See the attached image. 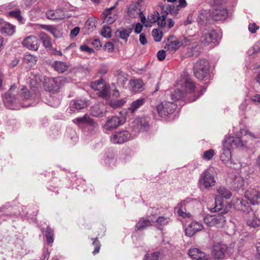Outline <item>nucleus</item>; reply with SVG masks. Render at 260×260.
Listing matches in <instances>:
<instances>
[{"mask_svg":"<svg viewBox=\"0 0 260 260\" xmlns=\"http://www.w3.org/2000/svg\"><path fill=\"white\" fill-rule=\"evenodd\" d=\"M197 87L187 77L181 79L177 83V88L171 94L173 103L182 99L188 93H191Z\"/></svg>","mask_w":260,"mask_h":260,"instance_id":"f257e3e1","label":"nucleus"},{"mask_svg":"<svg viewBox=\"0 0 260 260\" xmlns=\"http://www.w3.org/2000/svg\"><path fill=\"white\" fill-rule=\"evenodd\" d=\"M240 140L235 139L233 136L226 138L223 142V148L220 155L221 160L228 167H232L231 149L236 147L243 146Z\"/></svg>","mask_w":260,"mask_h":260,"instance_id":"f03ea898","label":"nucleus"},{"mask_svg":"<svg viewBox=\"0 0 260 260\" xmlns=\"http://www.w3.org/2000/svg\"><path fill=\"white\" fill-rule=\"evenodd\" d=\"M199 203L197 199L190 198L181 201L176 207L178 215L184 218H190L191 216L190 213L187 212L186 211L190 209L193 205H197Z\"/></svg>","mask_w":260,"mask_h":260,"instance_id":"7ed1b4c3","label":"nucleus"},{"mask_svg":"<svg viewBox=\"0 0 260 260\" xmlns=\"http://www.w3.org/2000/svg\"><path fill=\"white\" fill-rule=\"evenodd\" d=\"M66 81V79L63 77L45 79L44 83V89L52 93L58 92L60 88L64 84Z\"/></svg>","mask_w":260,"mask_h":260,"instance_id":"20e7f679","label":"nucleus"},{"mask_svg":"<svg viewBox=\"0 0 260 260\" xmlns=\"http://www.w3.org/2000/svg\"><path fill=\"white\" fill-rule=\"evenodd\" d=\"M227 211H224L213 215H207L204 218V222L209 226L222 228L224 226L226 219L223 214Z\"/></svg>","mask_w":260,"mask_h":260,"instance_id":"39448f33","label":"nucleus"},{"mask_svg":"<svg viewBox=\"0 0 260 260\" xmlns=\"http://www.w3.org/2000/svg\"><path fill=\"white\" fill-rule=\"evenodd\" d=\"M194 75L199 80H203L206 77L209 71V64L207 60H198L193 67Z\"/></svg>","mask_w":260,"mask_h":260,"instance_id":"423d86ee","label":"nucleus"},{"mask_svg":"<svg viewBox=\"0 0 260 260\" xmlns=\"http://www.w3.org/2000/svg\"><path fill=\"white\" fill-rule=\"evenodd\" d=\"M199 183L202 189H209L213 186L215 180L212 172L208 169L204 170L200 175Z\"/></svg>","mask_w":260,"mask_h":260,"instance_id":"0eeeda50","label":"nucleus"},{"mask_svg":"<svg viewBox=\"0 0 260 260\" xmlns=\"http://www.w3.org/2000/svg\"><path fill=\"white\" fill-rule=\"evenodd\" d=\"M241 136L240 137H234L235 139L240 140V142L242 144H245L243 146L236 147V148H250L253 144V142L254 139L258 138V137L254 135L252 133L249 132L248 129H242L241 130Z\"/></svg>","mask_w":260,"mask_h":260,"instance_id":"6e6552de","label":"nucleus"},{"mask_svg":"<svg viewBox=\"0 0 260 260\" xmlns=\"http://www.w3.org/2000/svg\"><path fill=\"white\" fill-rule=\"evenodd\" d=\"M176 108V105L173 102H164L156 107L158 115L165 117L168 115L172 113Z\"/></svg>","mask_w":260,"mask_h":260,"instance_id":"1a4fd4ad","label":"nucleus"},{"mask_svg":"<svg viewBox=\"0 0 260 260\" xmlns=\"http://www.w3.org/2000/svg\"><path fill=\"white\" fill-rule=\"evenodd\" d=\"M162 10V14L161 16L157 12H154L153 13L148 15L147 20L149 23H153L157 22V24L159 27H164L166 24V17L169 13H167L166 10Z\"/></svg>","mask_w":260,"mask_h":260,"instance_id":"9d476101","label":"nucleus"},{"mask_svg":"<svg viewBox=\"0 0 260 260\" xmlns=\"http://www.w3.org/2000/svg\"><path fill=\"white\" fill-rule=\"evenodd\" d=\"M116 7L115 5L109 8L106 9L102 13V18L103 23L106 24H111L114 23L118 18L117 12L114 10Z\"/></svg>","mask_w":260,"mask_h":260,"instance_id":"9b49d317","label":"nucleus"},{"mask_svg":"<svg viewBox=\"0 0 260 260\" xmlns=\"http://www.w3.org/2000/svg\"><path fill=\"white\" fill-rule=\"evenodd\" d=\"M133 138L127 131H121L115 132L111 136V141L114 144H122Z\"/></svg>","mask_w":260,"mask_h":260,"instance_id":"f8f14e48","label":"nucleus"},{"mask_svg":"<svg viewBox=\"0 0 260 260\" xmlns=\"http://www.w3.org/2000/svg\"><path fill=\"white\" fill-rule=\"evenodd\" d=\"M186 45L185 40H178L174 36H171L168 38V44H166L165 48L171 53H174L181 46Z\"/></svg>","mask_w":260,"mask_h":260,"instance_id":"ddd939ff","label":"nucleus"},{"mask_svg":"<svg viewBox=\"0 0 260 260\" xmlns=\"http://www.w3.org/2000/svg\"><path fill=\"white\" fill-rule=\"evenodd\" d=\"M217 34L213 30H205L202 33L200 37L201 43L205 46H207L216 40Z\"/></svg>","mask_w":260,"mask_h":260,"instance_id":"4468645a","label":"nucleus"},{"mask_svg":"<svg viewBox=\"0 0 260 260\" xmlns=\"http://www.w3.org/2000/svg\"><path fill=\"white\" fill-rule=\"evenodd\" d=\"M123 122L124 120L122 118L118 116H113L108 118L103 127L106 131H112L121 125Z\"/></svg>","mask_w":260,"mask_h":260,"instance_id":"2eb2a0df","label":"nucleus"},{"mask_svg":"<svg viewBox=\"0 0 260 260\" xmlns=\"http://www.w3.org/2000/svg\"><path fill=\"white\" fill-rule=\"evenodd\" d=\"M228 15V10L223 6H219L214 9L211 17L215 21L225 20Z\"/></svg>","mask_w":260,"mask_h":260,"instance_id":"dca6fc26","label":"nucleus"},{"mask_svg":"<svg viewBox=\"0 0 260 260\" xmlns=\"http://www.w3.org/2000/svg\"><path fill=\"white\" fill-rule=\"evenodd\" d=\"M23 46L30 50H37L39 47V41L34 36L26 37L22 41Z\"/></svg>","mask_w":260,"mask_h":260,"instance_id":"f3484780","label":"nucleus"},{"mask_svg":"<svg viewBox=\"0 0 260 260\" xmlns=\"http://www.w3.org/2000/svg\"><path fill=\"white\" fill-rule=\"evenodd\" d=\"M227 249L226 245L221 243L215 244L212 248V255L216 259H222L224 257Z\"/></svg>","mask_w":260,"mask_h":260,"instance_id":"a211bd4d","label":"nucleus"},{"mask_svg":"<svg viewBox=\"0 0 260 260\" xmlns=\"http://www.w3.org/2000/svg\"><path fill=\"white\" fill-rule=\"evenodd\" d=\"M245 197L253 205L260 203V190L256 189H250L245 193Z\"/></svg>","mask_w":260,"mask_h":260,"instance_id":"6ab92c4d","label":"nucleus"},{"mask_svg":"<svg viewBox=\"0 0 260 260\" xmlns=\"http://www.w3.org/2000/svg\"><path fill=\"white\" fill-rule=\"evenodd\" d=\"M74 123L80 125L81 124H86L88 125L91 126V131L97 128L98 127V124L94 120L91 119L89 116L85 115L82 117H78L73 120Z\"/></svg>","mask_w":260,"mask_h":260,"instance_id":"aec40b11","label":"nucleus"},{"mask_svg":"<svg viewBox=\"0 0 260 260\" xmlns=\"http://www.w3.org/2000/svg\"><path fill=\"white\" fill-rule=\"evenodd\" d=\"M188 254L193 260H208L209 256L198 248H191L188 250Z\"/></svg>","mask_w":260,"mask_h":260,"instance_id":"412c9836","label":"nucleus"},{"mask_svg":"<svg viewBox=\"0 0 260 260\" xmlns=\"http://www.w3.org/2000/svg\"><path fill=\"white\" fill-rule=\"evenodd\" d=\"M187 4L185 0H179V4L175 6L174 5L166 4L162 7V10H166L167 13L171 15H176L178 13L180 8L185 7Z\"/></svg>","mask_w":260,"mask_h":260,"instance_id":"4be33fe9","label":"nucleus"},{"mask_svg":"<svg viewBox=\"0 0 260 260\" xmlns=\"http://www.w3.org/2000/svg\"><path fill=\"white\" fill-rule=\"evenodd\" d=\"M16 88V86L14 85L4 95V102L6 106L9 109H13V104L16 102V98L15 97L13 90Z\"/></svg>","mask_w":260,"mask_h":260,"instance_id":"5701e85b","label":"nucleus"},{"mask_svg":"<svg viewBox=\"0 0 260 260\" xmlns=\"http://www.w3.org/2000/svg\"><path fill=\"white\" fill-rule=\"evenodd\" d=\"M233 206L236 210L243 212H249L251 210L249 203L244 199H236L233 200Z\"/></svg>","mask_w":260,"mask_h":260,"instance_id":"b1692460","label":"nucleus"},{"mask_svg":"<svg viewBox=\"0 0 260 260\" xmlns=\"http://www.w3.org/2000/svg\"><path fill=\"white\" fill-rule=\"evenodd\" d=\"M203 229V225L202 223L192 221L185 230V235L188 237H191L197 232L201 231Z\"/></svg>","mask_w":260,"mask_h":260,"instance_id":"393cba45","label":"nucleus"},{"mask_svg":"<svg viewBox=\"0 0 260 260\" xmlns=\"http://www.w3.org/2000/svg\"><path fill=\"white\" fill-rule=\"evenodd\" d=\"M127 14L132 18H136L142 14L140 9V2H137L130 5L127 8Z\"/></svg>","mask_w":260,"mask_h":260,"instance_id":"a878e982","label":"nucleus"},{"mask_svg":"<svg viewBox=\"0 0 260 260\" xmlns=\"http://www.w3.org/2000/svg\"><path fill=\"white\" fill-rule=\"evenodd\" d=\"M46 16L47 18L51 20H60L67 17L61 9L49 10L46 13Z\"/></svg>","mask_w":260,"mask_h":260,"instance_id":"bb28decb","label":"nucleus"},{"mask_svg":"<svg viewBox=\"0 0 260 260\" xmlns=\"http://www.w3.org/2000/svg\"><path fill=\"white\" fill-rule=\"evenodd\" d=\"M90 113L94 117H102L105 115V110L103 106L97 104L91 107Z\"/></svg>","mask_w":260,"mask_h":260,"instance_id":"cd10ccee","label":"nucleus"},{"mask_svg":"<svg viewBox=\"0 0 260 260\" xmlns=\"http://www.w3.org/2000/svg\"><path fill=\"white\" fill-rule=\"evenodd\" d=\"M171 221V219L169 217L160 216L154 221L155 226L159 230H162L163 228L167 225Z\"/></svg>","mask_w":260,"mask_h":260,"instance_id":"c85d7f7f","label":"nucleus"},{"mask_svg":"<svg viewBox=\"0 0 260 260\" xmlns=\"http://www.w3.org/2000/svg\"><path fill=\"white\" fill-rule=\"evenodd\" d=\"M69 67V65L66 62L61 61H55L52 63V67L56 71L60 73L67 71Z\"/></svg>","mask_w":260,"mask_h":260,"instance_id":"c756f323","label":"nucleus"},{"mask_svg":"<svg viewBox=\"0 0 260 260\" xmlns=\"http://www.w3.org/2000/svg\"><path fill=\"white\" fill-rule=\"evenodd\" d=\"M131 89L134 92H140L143 90V83L140 79H134L129 82Z\"/></svg>","mask_w":260,"mask_h":260,"instance_id":"7c9ffc66","label":"nucleus"},{"mask_svg":"<svg viewBox=\"0 0 260 260\" xmlns=\"http://www.w3.org/2000/svg\"><path fill=\"white\" fill-rule=\"evenodd\" d=\"M145 100L144 98L139 99L133 101L128 108V111L134 113L138 109L142 106L145 103Z\"/></svg>","mask_w":260,"mask_h":260,"instance_id":"2f4dec72","label":"nucleus"},{"mask_svg":"<svg viewBox=\"0 0 260 260\" xmlns=\"http://www.w3.org/2000/svg\"><path fill=\"white\" fill-rule=\"evenodd\" d=\"M132 30L130 28L125 29L121 27L116 30L115 35L117 37L127 41V38L129 37Z\"/></svg>","mask_w":260,"mask_h":260,"instance_id":"473e14b6","label":"nucleus"},{"mask_svg":"<svg viewBox=\"0 0 260 260\" xmlns=\"http://www.w3.org/2000/svg\"><path fill=\"white\" fill-rule=\"evenodd\" d=\"M246 224L250 228H255L260 226V220L255 214H253L247 219Z\"/></svg>","mask_w":260,"mask_h":260,"instance_id":"72a5a7b5","label":"nucleus"},{"mask_svg":"<svg viewBox=\"0 0 260 260\" xmlns=\"http://www.w3.org/2000/svg\"><path fill=\"white\" fill-rule=\"evenodd\" d=\"M151 225V221L147 219L141 218L136 225L137 230H143Z\"/></svg>","mask_w":260,"mask_h":260,"instance_id":"f704fd0d","label":"nucleus"},{"mask_svg":"<svg viewBox=\"0 0 260 260\" xmlns=\"http://www.w3.org/2000/svg\"><path fill=\"white\" fill-rule=\"evenodd\" d=\"M39 37L45 48H50L52 47L51 39L46 33L44 32H40Z\"/></svg>","mask_w":260,"mask_h":260,"instance_id":"c9c22d12","label":"nucleus"},{"mask_svg":"<svg viewBox=\"0 0 260 260\" xmlns=\"http://www.w3.org/2000/svg\"><path fill=\"white\" fill-rule=\"evenodd\" d=\"M1 30L2 34L11 36L15 32V26L10 23H6L1 28Z\"/></svg>","mask_w":260,"mask_h":260,"instance_id":"e433bc0d","label":"nucleus"},{"mask_svg":"<svg viewBox=\"0 0 260 260\" xmlns=\"http://www.w3.org/2000/svg\"><path fill=\"white\" fill-rule=\"evenodd\" d=\"M126 101L124 99H120L117 101L108 100L106 104L114 109L119 108L123 106Z\"/></svg>","mask_w":260,"mask_h":260,"instance_id":"4c0bfd02","label":"nucleus"},{"mask_svg":"<svg viewBox=\"0 0 260 260\" xmlns=\"http://www.w3.org/2000/svg\"><path fill=\"white\" fill-rule=\"evenodd\" d=\"M217 191L220 196L226 199H230L232 196L231 191L223 186L219 187L217 189Z\"/></svg>","mask_w":260,"mask_h":260,"instance_id":"58836bf2","label":"nucleus"},{"mask_svg":"<svg viewBox=\"0 0 260 260\" xmlns=\"http://www.w3.org/2000/svg\"><path fill=\"white\" fill-rule=\"evenodd\" d=\"M72 106L77 110H80L87 107V102L85 100H77L73 102Z\"/></svg>","mask_w":260,"mask_h":260,"instance_id":"ea45409f","label":"nucleus"},{"mask_svg":"<svg viewBox=\"0 0 260 260\" xmlns=\"http://www.w3.org/2000/svg\"><path fill=\"white\" fill-rule=\"evenodd\" d=\"M106 86L104 83V80L100 79L97 81L92 82L91 84V87L95 90H101L104 87Z\"/></svg>","mask_w":260,"mask_h":260,"instance_id":"a19ab883","label":"nucleus"},{"mask_svg":"<svg viewBox=\"0 0 260 260\" xmlns=\"http://www.w3.org/2000/svg\"><path fill=\"white\" fill-rule=\"evenodd\" d=\"M244 184V180L242 177H236L234 180V187L237 189H242Z\"/></svg>","mask_w":260,"mask_h":260,"instance_id":"79ce46f5","label":"nucleus"},{"mask_svg":"<svg viewBox=\"0 0 260 260\" xmlns=\"http://www.w3.org/2000/svg\"><path fill=\"white\" fill-rule=\"evenodd\" d=\"M9 15L12 18H16L20 22H22L23 21V18L21 15V11L19 9L10 11L9 13Z\"/></svg>","mask_w":260,"mask_h":260,"instance_id":"37998d69","label":"nucleus"},{"mask_svg":"<svg viewBox=\"0 0 260 260\" xmlns=\"http://www.w3.org/2000/svg\"><path fill=\"white\" fill-rule=\"evenodd\" d=\"M99 95L104 99H107L110 95L109 88L107 86H105L103 88L99 90Z\"/></svg>","mask_w":260,"mask_h":260,"instance_id":"c03bdc74","label":"nucleus"},{"mask_svg":"<svg viewBox=\"0 0 260 260\" xmlns=\"http://www.w3.org/2000/svg\"><path fill=\"white\" fill-rule=\"evenodd\" d=\"M215 151L213 149H209L203 152L202 157L206 160H211L215 155Z\"/></svg>","mask_w":260,"mask_h":260,"instance_id":"a18cd8bd","label":"nucleus"},{"mask_svg":"<svg viewBox=\"0 0 260 260\" xmlns=\"http://www.w3.org/2000/svg\"><path fill=\"white\" fill-rule=\"evenodd\" d=\"M152 35L156 42H160L162 38L163 33L159 29H154L152 31Z\"/></svg>","mask_w":260,"mask_h":260,"instance_id":"49530a36","label":"nucleus"},{"mask_svg":"<svg viewBox=\"0 0 260 260\" xmlns=\"http://www.w3.org/2000/svg\"><path fill=\"white\" fill-rule=\"evenodd\" d=\"M45 236L47 240V242L48 244H50L53 242V231L49 228H47L46 230Z\"/></svg>","mask_w":260,"mask_h":260,"instance_id":"de8ad7c7","label":"nucleus"},{"mask_svg":"<svg viewBox=\"0 0 260 260\" xmlns=\"http://www.w3.org/2000/svg\"><path fill=\"white\" fill-rule=\"evenodd\" d=\"M215 207L212 208L211 211L212 212H219L221 209L222 204L220 203V199L218 196H216L215 198Z\"/></svg>","mask_w":260,"mask_h":260,"instance_id":"09e8293b","label":"nucleus"},{"mask_svg":"<svg viewBox=\"0 0 260 260\" xmlns=\"http://www.w3.org/2000/svg\"><path fill=\"white\" fill-rule=\"evenodd\" d=\"M101 35L105 38L111 36V28L109 26H104L101 30Z\"/></svg>","mask_w":260,"mask_h":260,"instance_id":"8fccbe9b","label":"nucleus"},{"mask_svg":"<svg viewBox=\"0 0 260 260\" xmlns=\"http://www.w3.org/2000/svg\"><path fill=\"white\" fill-rule=\"evenodd\" d=\"M85 27L88 32H91L95 29V24L93 21L88 19L85 23Z\"/></svg>","mask_w":260,"mask_h":260,"instance_id":"3c124183","label":"nucleus"},{"mask_svg":"<svg viewBox=\"0 0 260 260\" xmlns=\"http://www.w3.org/2000/svg\"><path fill=\"white\" fill-rule=\"evenodd\" d=\"M20 94L25 99H29L31 96V93L27 88L23 87L20 91Z\"/></svg>","mask_w":260,"mask_h":260,"instance_id":"603ef678","label":"nucleus"},{"mask_svg":"<svg viewBox=\"0 0 260 260\" xmlns=\"http://www.w3.org/2000/svg\"><path fill=\"white\" fill-rule=\"evenodd\" d=\"M24 60L27 63H30L32 64L36 63L37 62L36 57L31 54H27L24 56Z\"/></svg>","mask_w":260,"mask_h":260,"instance_id":"864d4df0","label":"nucleus"},{"mask_svg":"<svg viewBox=\"0 0 260 260\" xmlns=\"http://www.w3.org/2000/svg\"><path fill=\"white\" fill-rule=\"evenodd\" d=\"M159 252L148 254L145 256L144 260H159Z\"/></svg>","mask_w":260,"mask_h":260,"instance_id":"5fc2aeb1","label":"nucleus"},{"mask_svg":"<svg viewBox=\"0 0 260 260\" xmlns=\"http://www.w3.org/2000/svg\"><path fill=\"white\" fill-rule=\"evenodd\" d=\"M50 33L56 38H58L61 36L60 30L55 26L53 27Z\"/></svg>","mask_w":260,"mask_h":260,"instance_id":"6e6d98bb","label":"nucleus"},{"mask_svg":"<svg viewBox=\"0 0 260 260\" xmlns=\"http://www.w3.org/2000/svg\"><path fill=\"white\" fill-rule=\"evenodd\" d=\"M93 245L94 246V249L92 252L94 255L99 252L100 249V244L99 241L95 240L93 242Z\"/></svg>","mask_w":260,"mask_h":260,"instance_id":"4d7b16f0","label":"nucleus"},{"mask_svg":"<svg viewBox=\"0 0 260 260\" xmlns=\"http://www.w3.org/2000/svg\"><path fill=\"white\" fill-rule=\"evenodd\" d=\"M80 49L81 51L86 52L89 54H91L94 52L92 48L89 47L88 46L86 45L81 46Z\"/></svg>","mask_w":260,"mask_h":260,"instance_id":"13d9d810","label":"nucleus"},{"mask_svg":"<svg viewBox=\"0 0 260 260\" xmlns=\"http://www.w3.org/2000/svg\"><path fill=\"white\" fill-rule=\"evenodd\" d=\"M259 29V26L256 25L255 23H251L249 25L248 29L252 34L255 33L256 30Z\"/></svg>","mask_w":260,"mask_h":260,"instance_id":"bf43d9fd","label":"nucleus"},{"mask_svg":"<svg viewBox=\"0 0 260 260\" xmlns=\"http://www.w3.org/2000/svg\"><path fill=\"white\" fill-rule=\"evenodd\" d=\"M166 51L163 50L159 51L157 54V58L160 61L164 60L166 57Z\"/></svg>","mask_w":260,"mask_h":260,"instance_id":"052dcab7","label":"nucleus"},{"mask_svg":"<svg viewBox=\"0 0 260 260\" xmlns=\"http://www.w3.org/2000/svg\"><path fill=\"white\" fill-rule=\"evenodd\" d=\"M80 28L79 27H76L71 31L70 37L74 38L76 37L80 31Z\"/></svg>","mask_w":260,"mask_h":260,"instance_id":"680f3d73","label":"nucleus"},{"mask_svg":"<svg viewBox=\"0 0 260 260\" xmlns=\"http://www.w3.org/2000/svg\"><path fill=\"white\" fill-rule=\"evenodd\" d=\"M140 16V19L141 22L146 26V27H150L151 25L149 23L148 21L146 20V17L144 15H143V13Z\"/></svg>","mask_w":260,"mask_h":260,"instance_id":"e2e57ef3","label":"nucleus"},{"mask_svg":"<svg viewBox=\"0 0 260 260\" xmlns=\"http://www.w3.org/2000/svg\"><path fill=\"white\" fill-rule=\"evenodd\" d=\"M143 28V25L140 23H138L136 24L135 27L134 28V31L136 34H140Z\"/></svg>","mask_w":260,"mask_h":260,"instance_id":"0e129e2a","label":"nucleus"},{"mask_svg":"<svg viewBox=\"0 0 260 260\" xmlns=\"http://www.w3.org/2000/svg\"><path fill=\"white\" fill-rule=\"evenodd\" d=\"M91 44L95 48L98 49H99L102 47L101 43L98 39H94L91 42Z\"/></svg>","mask_w":260,"mask_h":260,"instance_id":"69168bd1","label":"nucleus"},{"mask_svg":"<svg viewBox=\"0 0 260 260\" xmlns=\"http://www.w3.org/2000/svg\"><path fill=\"white\" fill-rule=\"evenodd\" d=\"M105 49H106L108 52L112 51L114 49V45L111 42H108L105 45Z\"/></svg>","mask_w":260,"mask_h":260,"instance_id":"338daca9","label":"nucleus"},{"mask_svg":"<svg viewBox=\"0 0 260 260\" xmlns=\"http://www.w3.org/2000/svg\"><path fill=\"white\" fill-rule=\"evenodd\" d=\"M139 40L141 44L145 45L147 43V41L144 33L141 34L139 37Z\"/></svg>","mask_w":260,"mask_h":260,"instance_id":"774afa93","label":"nucleus"}]
</instances>
